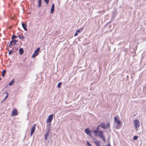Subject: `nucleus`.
I'll use <instances>...</instances> for the list:
<instances>
[{
  "label": "nucleus",
  "instance_id": "obj_1",
  "mask_svg": "<svg viewBox=\"0 0 146 146\" xmlns=\"http://www.w3.org/2000/svg\"><path fill=\"white\" fill-rule=\"evenodd\" d=\"M93 132L96 136L100 137L102 139H103L104 142H105V138L103 132L102 131L95 130Z\"/></svg>",
  "mask_w": 146,
  "mask_h": 146
},
{
  "label": "nucleus",
  "instance_id": "obj_2",
  "mask_svg": "<svg viewBox=\"0 0 146 146\" xmlns=\"http://www.w3.org/2000/svg\"><path fill=\"white\" fill-rule=\"evenodd\" d=\"M133 122L135 125V131H137L138 130V128L140 126V122L138 120L135 119L134 120Z\"/></svg>",
  "mask_w": 146,
  "mask_h": 146
},
{
  "label": "nucleus",
  "instance_id": "obj_3",
  "mask_svg": "<svg viewBox=\"0 0 146 146\" xmlns=\"http://www.w3.org/2000/svg\"><path fill=\"white\" fill-rule=\"evenodd\" d=\"M110 124L109 123H108L106 125L104 123H102L100 124L101 127L104 129L109 128L110 127Z\"/></svg>",
  "mask_w": 146,
  "mask_h": 146
},
{
  "label": "nucleus",
  "instance_id": "obj_4",
  "mask_svg": "<svg viewBox=\"0 0 146 146\" xmlns=\"http://www.w3.org/2000/svg\"><path fill=\"white\" fill-rule=\"evenodd\" d=\"M11 113V115L12 116H15L18 114V111L16 109H14L12 111Z\"/></svg>",
  "mask_w": 146,
  "mask_h": 146
},
{
  "label": "nucleus",
  "instance_id": "obj_5",
  "mask_svg": "<svg viewBox=\"0 0 146 146\" xmlns=\"http://www.w3.org/2000/svg\"><path fill=\"white\" fill-rule=\"evenodd\" d=\"M117 9H114L112 12V17L111 18V19L113 20V19L115 18V17L117 14Z\"/></svg>",
  "mask_w": 146,
  "mask_h": 146
},
{
  "label": "nucleus",
  "instance_id": "obj_6",
  "mask_svg": "<svg viewBox=\"0 0 146 146\" xmlns=\"http://www.w3.org/2000/svg\"><path fill=\"white\" fill-rule=\"evenodd\" d=\"M40 50V48L38 47L37 49L35 51L33 55L32 56V57L34 58L38 54V51Z\"/></svg>",
  "mask_w": 146,
  "mask_h": 146
},
{
  "label": "nucleus",
  "instance_id": "obj_7",
  "mask_svg": "<svg viewBox=\"0 0 146 146\" xmlns=\"http://www.w3.org/2000/svg\"><path fill=\"white\" fill-rule=\"evenodd\" d=\"M53 114H51L49 115L47 119L46 120V122L48 123L50 122L53 119Z\"/></svg>",
  "mask_w": 146,
  "mask_h": 146
},
{
  "label": "nucleus",
  "instance_id": "obj_8",
  "mask_svg": "<svg viewBox=\"0 0 146 146\" xmlns=\"http://www.w3.org/2000/svg\"><path fill=\"white\" fill-rule=\"evenodd\" d=\"M114 120L115 122V123H116L117 125H121L120 121H119V120H118L117 118L116 117H115Z\"/></svg>",
  "mask_w": 146,
  "mask_h": 146
},
{
  "label": "nucleus",
  "instance_id": "obj_9",
  "mask_svg": "<svg viewBox=\"0 0 146 146\" xmlns=\"http://www.w3.org/2000/svg\"><path fill=\"white\" fill-rule=\"evenodd\" d=\"M35 124L34 126L32 127L31 132V136L34 133L35 130Z\"/></svg>",
  "mask_w": 146,
  "mask_h": 146
},
{
  "label": "nucleus",
  "instance_id": "obj_10",
  "mask_svg": "<svg viewBox=\"0 0 146 146\" xmlns=\"http://www.w3.org/2000/svg\"><path fill=\"white\" fill-rule=\"evenodd\" d=\"M54 4H52V6H51V7L50 9V13H53L54 11Z\"/></svg>",
  "mask_w": 146,
  "mask_h": 146
},
{
  "label": "nucleus",
  "instance_id": "obj_11",
  "mask_svg": "<svg viewBox=\"0 0 146 146\" xmlns=\"http://www.w3.org/2000/svg\"><path fill=\"white\" fill-rule=\"evenodd\" d=\"M94 141L97 146H101L100 145V141L96 140H94Z\"/></svg>",
  "mask_w": 146,
  "mask_h": 146
},
{
  "label": "nucleus",
  "instance_id": "obj_12",
  "mask_svg": "<svg viewBox=\"0 0 146 146\" xmlns=\"http://www.w3.org/2000/svg\"><path fill=\"white\" fill-rule=\"evenodd\" d=\"M15 82L14 79H13L9 84V86H11L13 85Z\"/></svg>",
  "mask_w": 146,
  "mask_h": 146
},
{
  "label": "nucleus",
  "instance_id": "obj_13",
  "mask_svg": "<svg viewBox=\"0 0 146 146\" xmlns=\"http://www.w3.org/2000/svg\"><path fill=\"white\" fill-rule=\"evenodd\" d=\"M82 31V29H80V30H77L76 32V33L74 34V36H75L77 35L78 33H80Z\"/></svg>",
  "mask_w": 146,
  "mask_h": 146
},
{
  "label": "nucleus",
  "instance_id": "obj_14",
  "mask_svg": "<svg viewBox=\"0 0 146 146\" xmlns=\"http://www.w3.org/2000/svg\"><path fill=\"white\" fill-rule=\"evenodd\" d=\"M17 41V40H13L10 42V44L12 45L13 44H15Z\"/></svg>",
  "mask_w": 146,
  "mask_h": 146
},
{
  "label": "nucleus",
  "instance_id": "obj_15",
  "mask_svg": "<svg viewBox=\"0 0 146 146\" xmlns=\"http://www.w3.org/2000/svg\"><path fill=\"white\" fill-rule=\"evenodd\" d=\"M85 132L88 135L90 133V131L89 130L88 128L86 129L85 130Z\"/></svg>",
  "mask_w": 146,
  "mask_h": 146
},
{
  "label": "nucleus",
  "instance_id": "obj_16",
  "mask_svg": "<svg viewBox=\"0 0 146 146\" xmlns=\"http://www.w3.org/2000/svg\"><path fill=\"white\" fill-rule=\"evenodd\" d=\"M38 7H41L42 5V0H38Z\"/></svg>",
  "mask_w": 146,
  "mask_h": 146
},
{
  "label": "nucleus",
  "instance_id": "obj_17",
  "mask_svg": "<svg viewBox=\"0 0 146 146\" xmlns=\"http://www.w3.org/2000/svg\"><path fill=\"white\" fill-rule=\"evenodd\" d=\"M19 53L20 54L22 55L23 54V48H20L19 50Z\"/></svg>",
  "mask_w": 146,
  "mask_h": 146
},
{
  "label": "nucleus",
  "instance_id": "obj_18",
  "mask_svg": "<svg viewBox=\"0 0 146 146\" xmlns=\"http://www.w3.org/2000/svg\"><path fill=\"white\" fill-rule=\"evenodd\" d=\"M22 26L23 28L26 27L27 25L24 22H22Z\"/></svg>",
  "mask_w": 146,
  "mask_h": 146
},
{
  "label": "nucleus",
  "instance_id": "obj_19",
  "mask_svg": "<svg viewBox=\"0 0 146 146\" xmlns=\"http://www.w3.org/2000/svg\"><path fill=\"white\" fill-rule=\"evenodd\" d=\"M48 132H47L44 135V139L45 140H46L47 139V137L48 135Z\"/></svg>",
  "mask_w": 146,
  "mask_h": 146
},
{
  "label": "nucleus",
  "instance_id": "obj_20",
  "mask_svg": "<svg viewBox=\"0 0 146 146\" xmlns=\"http://www.w3.org/2000/svg\"><path fill=\"white\" fill-rule=\"evenodd\" d=\"M6 71L5 70H4L2 72V76L3 77H4L5 74H6Z\"/></svg>",
  "mask_w": 146,
  "mask_h": 146
},
{
  "label": "nucleus",
  "instance_id": "obj_21",
  "mask_svg": "<svg viewBox=\"0 0 146 146\" xmlns=\"http://www.w3.org/2000/svg\"><path fill=\"white\" fill-rule=\"evenodd\" d=\"M51 125V124L50 123L48 125L47 127V129L48 130H49L50 129Z\"/></svg>",
  "mask_w": 146,
  "mask_h": 146
},
{
  "label": "nucleus",
  "instance_id": "obj_22",
  "mask_svg": "<svg viewBox=\"0 0 146 146\" xmlns=\"http://www.w3.org/2000/svg\"><path fill=\"white\" fill-rule=\"evenodd\" d=\"M61 85H62V82H60L59 83H58V85H57L58 87L59 88H60Z\"/></svg>",
  "mask_w": 146,
  "mask_h": 146
},
{
  "label": "nucleus",
  "instance_id": "obj_23",
  "mask_svg": "<svg viewBox=\"0 0 146 146\" xmlns=\"http://www.w3.org/2000/svg\"><path fill=\"white\" fill-rule=\"evenodd\" d=\"M18 37L20 39H22V40L24 38V37L23 36H21L20 35H19Z\"/></svg>",
  "mask_w": 146,
  "mask_h": 146
},
{
  "label": "nucleus",
  "instance_id": "obj_24",
  "mask_svg": "<svg viewBox=\"0 0 146 146\" xmlns=\"http://www.w3.org/2000/svg\"><path fill=\"white\" fill-rule=\"evenodd\" d=\"M5 94H7V95L5 97V99L3 101L7 99V98L8 96V93L7 92H5Z\"/></svg>",
  "mask_w": 146,
  "mask_h": 146
},
{
  "label": "nucleus",
  "instance_id": "obj_25",
  "mask_svg": "<svg viewBox=\"0 0 146 146\" xmlns=\"http://www.w3.org/2000/svg\"><path fill=\"white\" fill-rule=\"evenodd\" d=\"M44 1L46 3V5H47L49 3V0H44Z\"/></svg>",
  "mask_w": 146,
  "mask_h": 146
},
{
  "label": "nucleus",
  "instance_id": "obj_26",
  "mask_svg": "<svg viewBox=\"0 0 146 146\" xmlns=\"http://www.w3.org/2000/svg\"><path fill=\"white\" fill-rule=\"evenodd\" d=\"M16 18L17 17L15 15H14L13 17H11V19L13 20H15L16 19Z\"/></svg>",
  "mask_w": 146,
  "mask_h": 146
},
{
  "label": "nucleus",
  "instance_id": "obj_27",
  "mask_svg": "<svg viewBox=\"0 0 146 146\" xmlns=\"http://www.w3.org/2000/svg\"><path fill=\"white\" fill-rule=\"evenodd\" d=\"M87 146H92L91 144L88 141L86 142Z\"/></svg>",
  "mask_w": 146,
  "mask_h": 146
},
{
  "label": "nucleus",
  "instance_id": "obj_28",
  "mask_svg": "<svg viewBox=\"0 0 146 146\" xmlns=\"http://www.w3.org/2000/svg\"><path fill=\"white\" fill-rule=\"evenodd\" d=\"M137 138H138L137 136H134L133 137V139L134 140H137Z\"/></svg>",
  "mask_w": 146,
  "mask_h": 146
},
{
  "label": "nucleus",
  "instance_id": "obj_29",
  "mask_svg": "<svg viewBox=\"0 0 146 146\" xmlns=\"http://www.w3.org/2000/svg\"><path fill=\"white\" fill-rule=\"evenodd\" d=\"M16 37H17L16 36V35H13V36H12V37L11 39H15V38H16Z\"/></svg>",
  "mask_w": 146,
  "mask_h": 146
},
{
  "label": "nucleus",
  "instance_id": "obj_30",
  "mask_svg": "<svg viewBox=\"0 0 146 146\" xmlns=\"http://www.w3.org/2000/svg\"><path fill=\"white\" fill-rule=\"evenodd\" d=\"M8 50V51H9V54H12V50H9L7 49Z\"/></svg>",
  "mask_w": 146,
  "mask_h": 146
},
{
  "label": "nucleus",
  "instance_id": "obj_31",
  "mask_svg": "<svg viewBox=\"0 0 146 146\" xmlns=\"http://www.w3.org/2000/svg\"><path fill=\"white\" fill-rule=\"evenodd\" d=\"M99 127H100V125H99L98 126V127L97 128V130H98L99 129Z\"/></svg>",
  "mask_w": 146,
  "mask_h": 146
},
{
  "label": "nucleus",
  "instance_id": "obj_32",
  "mask_svg": "<svg viewBox=\"0 0 146 146\" xmlns=\"http://www.w3.org/2000/svg\"><path fill=\"white\" fill-rule=\"evenodd\" d=\"M106 146H111L110 144L109 143L108 145H106Z\"/></svg>",
  "mask_w": 146,
  "mask_h": 146
},
{
  "label": "nucleus",
  "instance_id": "obj_33",
  "mask_svg": "<svg viewBox=\"0 0 146 146\" xmlns=\"http://www.w3.org/2000/svg\"><path fill=\"white\" fill-rule=\"evenodd\" d=\"M23 29L25 30V31H27V28H23Z\"/></svg>",
  "mask_w": 146,
  "mask_h": 146
},
{
  "label": "nucleus",
  "instance_id": "obj_34",
  "mask_svg": "<svg viewBox=\"0 0 146 146\" xmlns=\"http://www.w3.org/2000/svg\"><path fill=\"white\" fill-rule=\"evenodd\" d=\"M88 135H89L90 136V137H92V135L90 133L89 134H88Z\"/></svg>",
  "mask_w": 146,
  "mask_h": 146
},
{
  "label": "nucleus",
  "instance_id": "obj_35",
  "mask_svg": "<svg viewBox=\"0 0 146 146\" xmlns=\"http://www.w3.org/2000/svg\"><path fill=\"white\" fill-rule=\"evenodd\" d=\"M11 45H12L11 44H10V43H9V47H11Z\"/></svg>",
  "mask_w": 146,
  "mask_h": 146
},
{
  "label": "nucleus",
  "instance_id": "obj_36",
  "mask_svg": "<svg viewBox=\"0 0 146 146\" xmlns=\"http://www.w3.org/2000/svg\"><path fill=\"white\" fill-rule=\"evenodd\" d=\"M111 27V25H110L109 26V27L110 28V27Z\"/></svg>",
  "mask_w": 146,
  "mask_h": 146
},
{
  "label": "nucleus",
  "instance_id": "obj_37",
  "mask_svg": "<svg viewBox=\"0 0 146 146\" xmlns=\"http://www.w3.org/2000/svg\"><path fill=\"white\" fill-rule=\"evenodd\" d=\"M9 27V28L12 27L11 26H10L9 27Z\"/></svg>",
  "mask_w": 146,
  "mask_h": 146
},
{
  "label": "nucleus",
  "instance_id": "obj_38",
  "mask_svg": "<svg viewBox=\"0 0 146 146\" xmlns=\"http://www.w3.org/2000/svg\"><path fill=\"white\" fill-rule=\"evenodd\" d=\"M116 128H117V129H118L119 128L117 127H116Z\"/></svg>",
  "mask_w": 146,
  "mask_h": 146
},
{
  "label": "nucleus",
  "instance_id": "obj_39",
  "mask_svg": "<svg viewBox=\"0 0 146 146\" xmlns=\"http://www.w3.org/2000/svg\"><path fill=\"white\" fill-rule=\"evenodd\" d=\"M6 88H7V86H6Z\"/></svg>",
  "mask_w": 146,
  "mask_h": 146
}]
</instances>
